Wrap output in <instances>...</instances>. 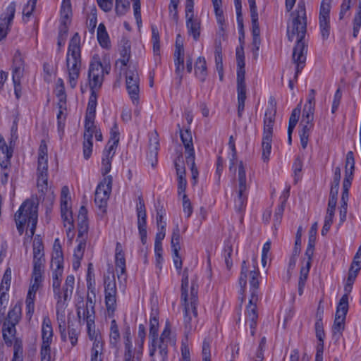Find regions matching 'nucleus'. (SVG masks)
<instances>
[{"mask_svg":"<svg viewBox=\"0 0 361 361\" xmlns=\"http://www.w3.org/2000/svg\"><path fill=\"white\" fill-rule=\"evenodd\" d=\"M120 341V332L115 319L111 322L109 332V343L113 348H117Z\"/></svg>","mask_w":361,"mask_h":361,"instance_id":"f704fd0d","label":"nucleus"},{"mask_svg":"<svg viewBox=\"0 0 361 361\" xmlns=\"http://www.w3.org/2000/svg\"><path fill=\"white\" fill-rule=\"evenodd\" d=\"M319 28L323 39H326L330 34V19H319Z\"/></svg>","mask_w":361,"mask_h":361,"instance_id":"bf43d9fd","label":"nucleus"},{"mask_svg":"<svg viewBox=\"0 0 361 361\" xmlns=\"http://www.w3.org/2000/svg\"><path fill=\"white\" fill-rule=\"evenodd\" d=\"M180 234V229L177 226L173 230L171 236V250L173 252V261L176 269L180 272L182 269V259L179 255Z\"/></svg>","mask_w":361,"mask_h":361,"instance_id":"dca6fc26","label":"nucleus"},{"mask_svg":"<svg viewBox=\"0 0 361 361\" xmlns=\"http://www.w3.org/2000/svg\"><path fill=\"white\" fill-rule=\"evenodd\" d=\"M188 275L187 270L185 269L183 272L182 280H181V295L180 300L184 305V313L185 317L184 321L185 323H188L190 318L188 317V312L190 310L189 304L188 303Z\"/></svg>","mask_w":361,"mask_h":361,"instance_id":"6ab92c4d","label":"nucleus"},{"mask_svg":"<svg viewBox=\"0 0 361 361\" xmlns=\"http://www.w3.org/2000/svg\"><path fill=\"white\" fill-rule=\"evenodd\" d=\"M249 274L250 298L246 310V322L249 324L251 335L255 334L258 314L257 312V303L258 302L257 289L259 288V271L253 270L250 272L240 271L239 284L241 287L242 293H244L247 284V274Z\"/></svg>","mask_w":361,"mask_h":361,"instance_id":"f03ea898","label":"nucleus"},{"mask_svg":"<svg viewBox=\"0 0 361 361\" xmlns=\"http://www.w3.org/2000/svg\"><path fill=\"white\" fill-rule=\"evenodd\" d=\"M152 42L153 44L154 54L159 55L160 51L159 34L155 25H152Z\"/></svg>","mask_w":361,"mask_h":361,"instance_id":"864d4df0","label":"nucleus"},{"mask_svg":"<svg viewBox=\"0 0 361 361\" xmlns=\"http://www.w3.org/2000/svg\"><path fill=\"white\" fill-rule=\"evenodd\" d=\"M88 77L90 80V87L92 91L101 87L104 75H94V73H92V75H88Z\"/></svg>","mask_w":361,"mask_h":361,"instance_id":"052dcab7","label":"nucleus"},{"mask_svg":"<svg viewBox=\"0 0 361 361\" xmlns=\"http://www.w3.org/2000/svg\"><path fill=\"white\" fill-rule=\"evenodd\" d=\"M246 202L247 194L245 192H238V196L234 201L235 209L238 212H242L245 207Z\"/></svg>","mask_w":361,"mask_h":361,"instance_id":"6e6d98bb","label":"nucleus"},{"mask_svg":"<svg viewBox=\"0 0 361 361\" xmlns=\"http://www.w3.org/2000/svg\"><path fill=\"white\" fill-rule=\"evenodd\" d=\"M292 21L287 28V36L289 41L296 40V44L293 48V60L296 64L295 78H297L299 73L305 66L307 44L304 39L307 32V16L305 4L303 0H300L296 10L291 13Z\"/></svg>","mask_w":361,"mask_h":361,"instance_id":"f257e3e1","label":"nucleus"},{"mask_svg":"<svg viewBox=\"0 0 361 361\" xmlns=\"http://www.w3.org/2000/svg\"><path fill=\"white\" fill-rule=\"evenodd\" d=\"M44 257V245L39 235L36 236L33 241V259Z\"/></svg>","mask_w":361,"mask_h":361,"instance_id":"8fccbe9b","label":"nucleus"},{"mask_svg":"<svg viewBox=\"0 0 361 361\" xmlns=\"http://www.w3.org/2000/svg\"><path fill=\"white\" fill-rule=\"evenodd\" d=\"M51 262L55 264H59V262H63L62 248L59 238L55 239L54 243Z\"/></svg>","mask_w":361,"mask_h":361,"instance_id":"49530a36","label":"nucleus"},{"mask_svg":"<svg viewBox=\"0 0 361 361\" xmlns=\"http://www.w3.org/2000/svg\"><path fill=\"white\" fill-rule=\"evenodd\" d=\"M119 130L116 123H114L110 130V138L105 149L115 151L119 142Z\"/></svg>","mask_w":361,"mask_h":361,"instance_id":"7c9ffc66","label":"nucleus"},{"mask_svg":"<svg viewBox=\"0 0 361 361\" xmlns=\"http://www.w3.org/2000/svg\"><path fill=\"white\" fill-rule=\"evenodd\" d=\"M61 215L63 226L66 228V233L68 235L69 233L74 229V220L68 205L64 204L63 207H61Z\"/></svg>","mask_w":361,"mask_h":361,"instance_id":"b1692460","label":"nucleus"},{"mask_svg":"<svg viewBox=\"0 0 361 361\" xmlns=\"http://www.w3.org/2000/svg\"><path fill=\"white\" fill-rule=\"evenodd\" d=\"M16 12V3L12 1L0 17V41L6 38L10 30Z\"/></svg>","mask_w":361,"mask_h":361,"instance_id":"2eb2a0df","label":"nucleus"},{"mask_svg":"<svg viewBox=\"0 0 361 361\" xmlns=\"http://www.w3.org/2000/svg\"><path fill=\"white\" fill-rule=\"evenodd\" d=\"M300 115V109L297 107L295 108L291 113V115L289 118L288 128L290 131L291 129H294Z\"/></svg>","mask_w":361,"mask_h":361,"instance_id":"69168bd1","label":"nucleus"},{"mask_svg":"<svg viewBox=\"0 0 361 361\" xmlns=\"http://www.w3.org/2000/svg\"><path fill=\"white\" fill-rule=\"evenodd\" d=\"M105 304L109 314H113L116 308L117 288L114 275L104 276Z\"/></svg>","mask_w":361,"mask_h":361,"instance_id":"9d476101","label":"nucleus"},{"mask_svg":"<svg viewBox=\"0 0 361 361\" xmlns=\"http://www.w3.org/2000/svg\"><path fill=\"white\" fill-rule=\"evenodd\" d=\"M86 324L88 337L93 341L91 349V361H103L104 342L100 333L95 329L94 320L87 321Z\"/></svg>","mask_w":361,"mask_h":361,"instance_id":"1a4fd4ad","label":"nucleus"},{"mask_svg":"<svg viewBox=\"0 0 361 361\" xmlns=\"http://www.w3.org/2000/svg\"><path fill=\"white\" fill-rule=\"evenodd\" d=\"M186 27L189 35L192 36L194 40H197L201 33V20L197 18L186 20Z\"/></svg>","mask_w":361,"mask_h":361,"instance_id":"cd10ccee","label":"nucleus"},{"mask_svg":"<svg viewBox=\"0 0 361 361\" xmlns=\"http://www.w3.org/2000/svg\"><path fill=\"white\" fill-rule=\"evenodd\" d=\"M159 146V136L157 132H153L149 135V150L151 156H156Z\"/></svg>","mask_w":361,"mask_h":361,"instance_id":"09e8293b","label":"nucleus"},{"mask_svg":"<svg viewBox=\"0 0 361 361\" xmlns=\"http://www.w3.org/2000/svg\"><path fill=\"white\" fill-rule=\"evenodd\" d=\"M61 21L68 22L72 16V7L71 0H63L61 6Z\"/></svg>","mask_w":361,"mask_h":361,"instance_id":"a19ab883","label":"nucleus"},{"mask_svg":"<svg viewBox=\"0 0 361 361\" xmlns=\"http://www.w3.org/2000/svg\"><path fill=\"white\" fill-rule=\"evenodd\" d=\"M11 281V268H7L4 274L1 285L0 290L4 291H8Z\"/></svg>","mask_w":361,"mask_h":361,"instance_id":"4d7b16f0","label":"nucleus"},{"mask_svg":"<svg viewBox=\"0 0 361 361\" xmlns=\"http://www.w3.org/2000/svg\"><path fill=\"white\" fill-rule=\"evenodd\" d=\"M109 66H106L104 67L100 61H93L90 65L88 75H92V73H94V75H104V72L109 73Z\"/></svg>","mask_w":361,"mask_h":361,"instance_id":"a18cd8bd","label":"nucleus"},{"mask_svg":"<svg viewBox=\"0 0 361 361\" xmlns=\"http://www.w3.org/2000/svg\"><path fill=\"white\" fill-rule=\"evenodd\" d=\"M97 40L103 48H108L109 47V37L103 23H100L97 27Z\"/></svg>","mask_w":361,"mask_h":361,"instance_id":"58836bf2","label":"nucleus"},{"mask_svg":"<svg viewBox=\"0 0 361 361\" xmlns=\"http://www.w3.org/2000/svg\"><path fill=\"white\" fill-rule=\"evenodd\" d=\"M238 192H245L247 190V179L245 167L243 161H240L238 166Z\"/></svg>","mask_w":361,"mask_h":361,"instance_id":"c9c22d12","label":"nucleus"},{"mask_svg":"<svg viewBox=\"0 0 361 361\" xmlns=\"http://www.w3.org/2000/svg\"><path fill=\"white\" fill-rule=\"evenodd\" d=\"M92 137L90 134H87L84 135V141H83V156L85 159H88L92 154Z\"/></svg>","mask_w":361,"mask_h":361,"instance_id":"3c124183","label":"nucleus"},{"mask_svg":"<svg viewBox=\"0 0 361 361\" xmlns=\"http://www.w3.org/2000/svg\"><path fill=\"white\" fill-rule=\"evenodd\" d=\"M59 112L57 114V121H58V129L61 134L63 133L64 128V121L66 119V116L64 114V111L66 109V100L60 99L59 103Z\"/></svg>","mask_w":361,"mask_h":361,"instance_id":"ea45409f","label":"nucleus"},{"mask_svg":"<svg viewBox=\"0 0 361 361\" xmlns=\"http://www.w3.org/2000/svg\"><path fill=\"white\" fill-rule=\"evenodd\" d=\"M25 71V62L21 53L17 51L13 59L12 79L22 78Z\"/></svg>","mask_w":361,"mask_h":361,"instance_id":"aec40b11","label":"nucleus"},{"mask_svg":"<svg viewBox=\"0 0 361 361\" xmlns=\"http://www.w3.org/2000/svg\"><path fill=\"white\" fill-rule=\"evenodd\" d=\"M316 91L311 89L309 92L307 103L304 106L302 114L314 116L315 109Z\"/></svg>","mask_w":361,"mask_h":361,"instance_id":"e433bc0d","label":"nucleus"},{"mask_svg":"<svg viewBox=\"0 0 361 361\" xmlns=\"http://www.w3.org/2000/svg\"><path fill=\"white\" fill-rule=\"evenodd\" d=\"M314 116L302 114V118L300 122L301 130H300V144L303 149L307 146L309 136L313 127L312 121Z\"/></svg>","mask_w":361,"mask_h":361,"instance_id":"a211bd4d","label":"nucleus"},{"mask_svg":"<svg viewBox=\"0 0 361 361\" xmlns=\"http://www.w3.org/2000/svg\"><path fill=\"white\" fill-rule=\"evenodd\" d=\"M12 157V150H11L6 144L4 138L0 135V165L6 168Z\"/></svg>","mask_w":361,"mask_h":361,"instance_id":"c85d7f7f","label":"nucleus"},{"mask_svg":"<svg viewBox=\"0 0 361 361\" xmlns=\"http://www.w3.org/2000/svg\"><path fill=\"white\" fill-rule=\"evenodd\" d=\"M348 310V296L343 295L336 308L335 319L333 325V333H341L345 327V319Z\"/></svg>","mask_w":361,"mask_h":361,"instance_id":"4468645a","label":"nucleus"},{"mask_svg":"<svg viewBox=\"0 0 361 361\" xmlns=\"http://www.w3.org/2000/svg\"><path fill=\"white\" fill-rule=\"evenodd\" d=\"M111 184L112 177L111 176H107L96 188L94 202L100 209H104L107 205V201L111 192Z\"/></svg>","mask_w":361,"mask_h":361,"instance_id":"f8f14e48","label":"nucleus"},{"mask_svg":"<svg viewBox=\"0 0 361 361\" xmlns=\"http://www.w3.org/2000/svg\"><path fill=\"white\" fill-rule=\"evenodd\" d=\"M175 63V73L179 77V80L182 78V72L184 69V55H180L179 57L174 55Z\"/></svg>","mask_w":361,"mask_h":361,"instance_id":"680f3d73","label":"nucleus"},{"mask_svg":"<svg viewBox=\"0 0 361 361\" xmlns=\"http://www.w3.org/2000/svg\"><path fill=\"white\" fill-rule=\"evenodd\" d=\"M237 63V93H238V116L241 117L245 109L246 99V85L245 81V56L243 47L236 49Z\"/></svg>","mask_w":361,"mask_h":361,"instance_id":"6e6552de","label":"nucleus"},{"mask_svg":"<svg viewBox=\"0 0 361 361\" xmlns=\"http://www.w3.org/2000/svg\"><path fill=\"white\" fill-rule=\"evenodd\" d=\"M37 207L38 205L34 200L28 199L23 202L15 214V221L20 235L23 233L26 224L28 226L30 225V234L27 232L26 235L32 238L35 234L38 220Z\"/></svg>","mask_w":361,"mask_h":361,"instance_id":"39448f33","label":"nucleus"},{"mask_svg":"<svg viewBox=\"0 0 361 361\" xmlns=\"http://www.w3.org/2000/svg\"><path fill=\"white\" fill-rule=\"evenodd\" d=\"M124 353L123 361H141V356H138L137 345L133 348L131 341L130 331L128 329L124 333Z\"/></svg>","mask_w":361,"mask_h":361,"instance_id":"f3484780","label":"nucleus"},{"mask_svg":"<svg viewBox=\"0 0 361 361\" xmlns=\"http://www.w3.org/2000/svg\"><path fill=\"white\" fill-rule=\"evenodd\" d=\"M233 245L231 242H226L223 250V256L224 257L225 264L228 270H230L233 266Z\"/></svg>","mask_w":361,"mask_h":361,"instance_id":"c03bdc74","label":"nucleus"},{"mask_svg":"<svg viewBox=\"0 0 361 361\" xmlns=\"http://www.w3.org/2000/svg\"><path fill=\"white\" fill-rule=\"evenodd\" d=\"M17 318H18V316L16 315L14 319L15 322L10 323V322H8L7 323L5 322L3 325V329H2L3 338H4V340L6 343V344L8 346H11L13 344L11 338L14 336V334L16 333L15 325H16V323L18 322Z\"/></svg>","mask_w":361,"mask_h":361,"instance_id":"bb28decb","label":"nucleus"},{"mask_svg":"<svg viewBox=\"0 0 361 361\" xmlns=\"http://www.w3.org/2000/svg\"><path fill=\"white\" fill-rule=\"evenodd\" d=\"M115 151H110L104 149L102 152L101 163V173L103 176H106L111 169V161L115 154Z\"/></svg>","mask_w":361,"mask_h":361,"instance_id":"393cba45","label":"nucleus"},{"mask_svg":"<svg viewBox=\"0 0 361 361\" xmlns=\"http://www.w3.org/2000/svg\"><path fill=\"white\" fill-rule=\"evenodd\" d=\"M159 331V319L156 316L151 315L149 319V338L153 343H157Z\"/></svg>","mask_w":361,"mask_h":361,"instance_id":"de8ad7c7","label":"nucleus"},{"mask_svg":"<svg viewBox=\"0 0 361 361\" xmlns=\"http://www.w3.org/2000/svg\"><path fill=\"white\" fill-rule=\"evenodd\" d=\"M360 269L361 267H355L354 265H350L348 271V278L346 279V282L344 286V295H347L348 296V294L351 292L353 288V284Z\"/></svg>","mask_w":361,"mask_h":361,"instance_id":"c756f323","label":"nucleus"},{"mask_svg":"<svg viewBox=\"0 0 361 361\" xmlns=\"http://www.w3.org/2000/svg\"><path fill=\"white\" fill-rule=\"evenodd\" d=\"M75 283V277L73 275H68L65 281L63 287L59 285L58 291L53 288L54 297L56 300V319L59 322V329L61 338L63 341L66 340V319L65 310L68 306V300H71Z\"/></svg>","mask_w":361,"mask_h":361,"instance_id":"7ed1b4c3","label":"nucleus"},{"mask_svg":"<svg viewBox=\"0 0 361 361\" xmlns=\"http://www.w3.org/2000/svg\"><path fill=\"white\" fill-rule=\"evenodd\" d=\"M94 116H85V133L84 135L87 134H90L92 137H93V134L96 130V126H94Z\"/></svg>","mask_w":361,"mask_h":361,"instance_id":"13d9d810","label":"nucleus"},{"mask_svg":"<svg viewBox=\"0 0 361 361\" xmlns=\"http://www.w3.org/2000/svg\"><path fill=\"white\" fill-rule=\"evenodd\" d=\"M250 16L252 21V39H260V29L258 22V13L257 9L250 10Z\"/></svg>","mask_w":361,"mask_h":361,"instance_id":"37998d69","label":"nucleus"},{"mask_svg":"<svg viewBox=\"0 0 361 361\" xmlns=\"http://www.w3.org/2000/svg\"><path fill=\"white\" fill-rule=\"evenodd\" d=\"M315 331L316 336L319 341H324V338L325 336V333L323 328V322L322 317L319 316V318H317L315 322Z\"/></svg>","mask_w":361,"mask_h":361,"instance_id":"0e129e2a","label":"nucleus"},{"mask_svg":"<svg viewBox=\"0 0 361 361\" xmlns=\"http://www.w3.org/2000/svg\"><path fill=\"white\" fill-rule=\"evenodd\" d=\"M137 336L138 340L137 341V354L138 356H141L142 358L143 355L144 343L146 337L145 326L142 324H139Z\"/></svg>","mask_w":361,"mask_h":361,"instance_id":"79ce46f5","label":"nucleus"},{"mask_svg":"<svg viewBox=\"0 0 361 361\" xmlns=\"http://www.w3.org/2000/svg\"><path fill=\"white\" fill-rule=\"evenodd\" d=\"M95 293L92 290V295L89 293L87 295L86 302H84L82 298L76 304L77 315L80 319L84 321H92L95 319Z\"/></svg>","mask_w":361,"mask_h":361,"instance_id":"9b49d317","label":"nucleus"},{"mask_svg":"<svg viewBox=\"0 0 361 361\" xmlns=\"http://www.w3.org/2000/svg\"><path fill=\"white\" fill-rule=\"evenodd\" d=\"M310 263H306L305 266H302L300 271V277L298 280V293L302 295L303 290L305 286L306 281L308 277L309 271L310 269Z\"/></svg>","mask_w":361,"mask_h":361,"instance_id":"4c0bfd02","label":"nucleus"},{"mask_svg":"<svg viewBox=\"0 0 361 361\" xmlns=\"http://www.w3.org/2000/svg\"><path fill=\"white\" fill-rule=\"evenodd\" d=\"M68 82L72 89L78 84L82 66L80 37L78 32L70 40L66 57Z\"/></svg>","mask_w":361,"mask_h":361,"instance_id":"20e7f679","label":"nucleus"},{"mask_svg":"<svg viewBox=\"0 0 361 361\" xmlns=\"http://www.w3.org/2000/svg\"><path fill=\"white\" fill-rule=\"evenodd\" d=\"M126 89L133 103H139L140 78L135 68L129 69L126 73Z\"/></svg>","mask_w":361,"mask_h":361,"instance_id":"ddd939ff","label":"nucleus"},{"mask_svg":"<svg viewBox=\"0 0 361 361\" xmlns=\"http://www.w3.org/2000/svg\"><path fill=\"white\" fill-rule=\"evenodd\" d=\"M128 0H116V12L118 15L123 16L129 9Z\"/></svg>","mask_w":361,"mask_h":361,"instance_id":"e2e57ef3","label":"nucleus"},{"mask_svg":"<svg viewBox=\"0 0 361 361\" xmlns=\"http://www.w3.org/2000/svg\"><path fill=\"white\" fill-rule=\"evenodd\" d=\"M48 156L47 147L42 141L40 144L38 152L37 161V188L41 195H48L49 197L53 195V191L48 187Z\"/></svg>","mask_w":361,"mask_h":361,"instance_id":"0eeeda50","label":"nucleus"},{"mask_svg":"<svg viewBox=\"0 0 361 361\" xmlns=\"http://www.w3.org/2000/svg\"><path fill=\"white\" fill-rule=\"evenodd\" d=\"M53 329L51 322L49 317L43 318L42 325V345H50L52 342Z\"/></svg>","mask_w":361,"mask_h":361,"instance_id":"412c9836","label":"nucleus"},{"mask_svg":"<svg viewBox=\"0 0 361 361\" xmlns=\"http://www.w3.org/2000/svg\"><path fill=\"white\" fill-rule=\"evenodd\" d=\"M41 285L31 281L29 290L27 294L25 304L27 314L32 315L35 310V300L36 298V293Z\"/></svg>","mask_w":361,"mask_h":361,"instance_id":"4be33fe9","label":"nucleus"},{"mask_svg":"<svg viewBox=\"0 0 361 361\" xmlns=\"http://www.w3.org/2000/svg\"><path fill=\"white\" fill-rule=\"evenodd\" d=\"M23 342L21 339L16 338L13 343V357L12 360L23 361Z\"/></svg>","mask_w":361,"mask_h":361,"instance_id":"603ef678","label":"nucleus"},{"mask_svg":"<svg viewBox=\"0 0 361 361\" xmlns=\"http://www.w3.org/2000/svg\"><path fill=\"white\" fill-rule=\"evenodd\" d=\"M66 340L70 341L71 345L75 346L78 343V338L80 334V329L75 326L73 323L68 322V329L66 330ZM61 340L64 341L62 338Z\"/></svg>","mask_w":361,"mask_h":361,"instance_id":"473e14b6","label":"nucleus"},{"mask_svg":"<svg viewBox=\"0 0 361 361\" xmlns=\"http://www.w3.org/2000/svg\"><path fill=\"white\" fill-rule=\"evenodd\" d=\"M87 214V209L85 207L82 206L78 212V226H88Z\"/></svg>","mask_w":361,"mask_h":361,"instance_id":"338daca9","label":"nucleus"},{"mask_svg":"<svg viewBox=\"0 0 361 361\" xmlns=\"http://www.w3.org/2000/svg\"><path fill=\"white\" fill-rule=\"evenodd\" d=\"M121 58L116 61V65L121 64V68L126 67L130 58V44L128 41H124L120 49Z\"/></svg>","mask_w":361,"mask_h":361,"instance_id":"2f4dec72","label":"nucleus"},{"mask_svg":"<svg viewBox=\"0 0 361 361\" xmlns=\"http://www.w3.org/2000/svg\"><path fill=\"white\" fill-rule=\"evenodd\" d=\"M269 106L265 111L264 118V130L262 142V158L264 162L269 159L271 149V142L273 136V126L276 113V102L274 98H270L269 101Z\"/></svg>","mask_w":361,"mask_h":361,"instance_id":"423d86ee","label":"nucleus"},{"mask_svg":"<svg viewBox=\"0 0 361 361\" xmlns=\"http://www.w3.org/2000/svg\"><path fill=\"white\" fill-rule=\"evenodd\" d=\"M51 266L53 269L51 274L52 288L58 291L59 285L61 284L63 278V262H59V264H55L51 262Z\"/></svg>","mask_w":361,"mask_h":361,"instance_id":"5701e85b","label":"nucleus"},{"mask_svg":"<svg viewBox=\"0 0 361 361\" xmlns=\"http://www.w3.org/2000/svg\"><path fill=\"white\" fill-rule=\"evenodd\" d=\"M96 107H97V95L94 92V90H92L91 95L90 97V99H89L85 116H90V117L91 116L95 117Z\"/></svg>","mask_w":361,"mask_h":361,"instance_id":"5fc2aeb1","label":"nucleus"},{"mask_svg":"<svg viewBox=\"0 0 361 361\" xmlns=\"http://www.w3.org/2000/svg\"><path fill=\"white\" fill-rule=\"evenodd\" d=\"M353 36L354 38H356L358 35L360 27H361V13L357 12L355 15V17L353 18Z\"/></svg>","mask_w":361,"mask_h":361,"instance_id":"774afa93","label":"nucleus"},{"mask_svg":"<svg viewBox=\"0 0 361 361\" xmlns=\"http://www.w3.org/2000/svg\"><path fill=\"white\" fill-rule=\"evenodd\" d=\"M181 141L185 147V152L189 157V160H192L194 155V148L192 145V139L191 132L189 130H180Z\"/></svg>","mask_w":361,"mask_h":361,"instance_id":"a878e982","label":"nucleus"},{"mask_svg":"<svg viewBox=\"0 0 361 361\" xmlns=\"http://www.w3.org/2000/svg\"><path fill=\"white\" fill-rule=\"evenodd\" d=\"M212 5L214 7L216 21L221 30H224V25L225 24V19L224 16V11L221 8L222 0H212Z\"/></svg>","mask_w":361,"mask_h":361,"instance_id":"72a5a7b5","label":"nucleus"}]
</instances>
